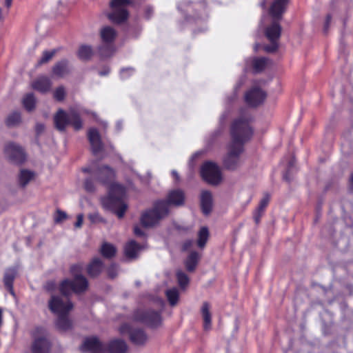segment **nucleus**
I'll use <instances>...</instances> for the list:
<instances>
[{"mask_svg": "<svg viewBox=\"0 0 353 353\" xmlns=\"http://www.w3.org/2000/svg\"><path fill=\"white\" fill-rule=\"evenodd\" d=\"M172 176L175 178V179H176V181H178V180L179 179V176L178 173L176 172V171L173 170V171L172 172Z\"/></svg>", "mask_w": 353, "mask_h": 353, "instance_id": "57", "label": "nucleus"}, {"mask_svg": "<svg viewBox=\"0 0 353 353\" xmlns=\"http://www.w3.org/2000/svg\"><path fill=\"white\" fill-rule=\"evenodd\" d=\"M4 153L8 160L14 164L21 165L26 161L23 149L12 142H9L5 145Z\"/></svg>", "mask_w": 353, "mask_h": 353, "instance_id": "11", "label": "nucleus"}, {"mask_svg": "<svg viewBox=\"0 0 353 353\" xmlns=\"http://www.w3.org/2000/svg\"><path fill=\"white\" fill-rule=\"evenodd\" d=\"M165 294L170 305L174 306L177 303L179 294L176 288L168 290Z\"/></svg>", "mask_w": 353, "mask_h": 353, "instance_id": "41", "label": "nucleus"}, {"mask_svg": "<svg viewBox=\"0 0 353 353\" xmlns=\"http://www.w3.org/2000/svg\"><path fill=\"white\" fill-rule=\"evenodd\" d=\"M130 3V0H112L110 7L112 10L108 14V19L114 24H122L127 21L129 12L125 6Z\"/></svg>", "mask_w": 353, "mask_h": 353, "instance_id": "8", "label": "nucleus"}, {"mask_svg": "<svg viewBox=\"0 0 353 353\" xmlns=\"http://www.w3.org/2000/svg\"><path fill=\"white\" fill-rule=\"evenodd\" d=\"M84 188L88 192H94L95 191L94 182L92 178L88 177L85 179Z\"/></svg>", "mask_w": 353, "mask_h": 353, "instance_id": "46", "label": "nucleus"}, {"mask_svg": "<svg viewBox=\"0 0 353 353\" xmlns=\"http://www.w3.org/2000/svg\"><path fill=\"white\" fill-rule=\"evenodd\" d=\"M17 275V268L16 267H10L6 269L3 275V284L6 289L13 296H15L14 291V281Z\"/></svg>", "mask_w": 353, "mask_h": 353, "instance_id": "17", "label": "nucleus"}, {"mask_svg": "<svg viewBox=\"0 0 353 353\" xmlns=\"http://www.w3.org/2000/svg\"><path fill=\"white\" fill-rule=\"evenodd\" d=\"M121 334L128 332L130 341L136 345H144L148 341V335L141 328H132L128 324L122 325L119 328Z\"/></svg>", "mask_w": 353, "mask_h": 353, "instance_id": "12", "label": "nucleus"}, {"mask_svg": "<svg viewBox=\"0 0 353 353\" xmlns=\"http://www.w3.org/2000/svg\"><path fill=\"white\" fill-rule=\"evenodd\" d=\"M261 6L263 8H265V1H263L261 3Z\"/></svg>", "mask_w": 353, "mask_h": 353, "instance_id": "60", "label": "nucleus"}, {"mask_svg": "<svg viewBox=\"0 0 353 353\" xmlns=\"http://www.w3.org/2000/svg\"><path fill=\"white\" fill-rule=\"evenodd\" d=\"M199 260V254L196 251H193L188 256L185 261V266L188 272H193L196 268Z\"/></svg>", "mask_w": 353, "mask_h": 353, "instance_id": "33", "label": "nucleus"}, {"mask_svg": "<svg viewBox=\"0 0 353 353\" xmlns=\"http://www.w3.org/2000/svg\"><path fill=\"white\" fill-rule=\"evenodd\" d=\"M134 321L140 322L150 328H156L161 325L162 316L159 311L154 310H137L134 312Z\"/></svg>", "mask_w": 353, "mask_h": 353, "instance_id": "7", "label": "nucleus"}, {"mask_svg": "<svg viewBox=\"0 0 353 353\" xmlns=\"http://www.w3.org/2000/svg\"><path fill=\"white\" fill-rule=\"evenodd\" d=\"M50 343L48 339L44 337L36 339L32 345V353H49Z\"/></svg>", "mask_w": 353, "mask_h": 353, "instance_id": "24", "label": "nucleus"}, {"mask_svg": "<svg viewBox=\"0 0 353 353\" xmlns=\"http://www.w3.org/2000/svg\"><path fill=\"white\" fill-rule=\"evenodd\" d=\"M211 305L208 301L203 303L201 307V314L203 321V329L209 330L212 327V313L210 312Z\"/></svg>", "mask_w": 353, "mask_h": 353, "instance_id": "27", "label": "nucleus"}, {"mask_svg": "<svg viewBox=\"0 0 353 353\" xmlns=\"http://www.w3.org/2000/svg\"><path fill=\"white\" fill-rule=\"evenodd\" d=\"M88 219L90 221V222L92 223L105 221L103 218L101 217L98 212H94V213L90 214L88 215Z\"/></svg>", "mask_w": 353, "mask_h": 353, "instance_id": "47", "label": "nucleus"}, {"mask_svg": "<svg viewBox=\"0 0 353 353\" xmlns=\"http://www.w3.org/2000/svg\"><path fill=\"white\" fill-rule=\"evenodd\" d=\"M134 233L136 236L139 237L145 236V232L137 225L134 228Z\"/></svg>", "mask_w": 353, "mask_h": 353, "instance_id": "52", "label": "nucleus"}, {"mask_svg": "<svg viewBox=\"0 0 353 353\" xmlns=\"http://www.w3.org/2000/svg\"><path fill=\"white\" fill-rule=\"evenodd\" d=\"M43 329L42 327H37V330L38 332H42V331H43Z\"/></svg>", "mask_w": 353, "mask_h": 353, "instance_id": "63", "label": "nucleus"}, {"mask_svg": "<svg viewBox=\"0 0 353 353\" xmlns=\"http://www.w3.org/2000/svg\"><path fill=\"white\" fill-rule=\"evenodd\" d=\"M227 157H228V155L225 157V158L224 159V162H223V165H221V168H223L224 167L225 168H227L228 170H233V168H228L225 166V159H226ZM239 165V163L236 167H234V169L236 168Z\"/></svg>", "mask_w": 353, "mask_h": 353, "instance_id": "58", "label": "nucleus"}, {"mask_svg": "<svg viewBox=\"0 0 353 353\" xmlns=\"http://www.w3.org/2000/svg\"><path fill=\"white\" fill-rule=\"evenodd\" d=\"M134 72V69L133 68H123L121 70V73L122 75H124V74L125 72H128L129 74H131L132 72Z\"/></svg>", "mask_w": 353, "mask_h": 353, "instance_id": "55", "label": "nucleus"}, {"mask_svg": "<svg viewBox=\"0 0 353 353\" xmlns=\"http://www.w3.org/2000/svg\"><path fill=\"white\" fill-rule=\"evenodd\" d=\"M31 86L34 90L44 94L50 90L52 81L47 76L41 75L32 82Z\"/></svg>", "mask_w": 353, "mask_h": 353, "instance_id": "18", "label": "nucleus"}, {"mask_svg": "<svg viewBox=\"0 0 353 353\" xmlns=\"http://www.w3.org/2000/svg\"><path fill=\"white\" fill-rule=\"evenodd\" d=\"M128 349L125 341L120 339H115L110 341L106 351L108 353H125Z\"/></svg>", "mask_w": 353, "mask_h": 353, "instance_id": "21", "label": "nucleus"}, {"mask_svg": "<svg viewBox=\"0 0 353 353\" xmlns=\"http://www.w3.org/2000/svg\"><path fill=\"white\" fill-rule=\"evenodd\" d=\"M45 288L47 291L50 292L54 290L55 288V283L54 281H50L46 283Z\"/></svg>", "mask_w": 353, "mask_h": 353, "instance_id": "53", "label": "nucleus"}, {"mask_svg": "<svg viewBox=\"0 0 353 353\" xmlns=\"http://www.w3.org/2000/svg\"><path fill=\"white\" fill-rule=\"evenodd\" d=\"M97 52L100 59H104L112 56L114 52V44L109 43H102L97 48Z\"/></svg>", "mask_w": 353, "mask_h": 353, "instance_id": "28", "label": "nucleus"}, {"mask_svg": "<svg viewBox=\"0 0 353 353\" xmlns=\"http://www.w3.org/2000/svg\"><path fill=\"white\" fill-rule=\"evenodd\" d=\"M265 97V93L258 86H253L245 94V102L253 107L263 102Z\"/></svg>", "mask_w": 353, "mask_h": 353, "instance_id": "15", "label": "nucleus"}, {"mask_svg": "<svg viewBox=\"0 0 353 353\" xmlns=\"http://www.w3.org/2000/svg\"><path fill=\"white\" fill-rule=\"evenodd\" d=\"M200 174L208 184L216 185L221 182V168L214 162H204L201 166Z\"/></svg>", "mask_w": 353, "mask_h": 353, "instance_id": "9", "label": "nucleus"}, {"mask_svg": "<svg viewBox=\"0 0 353 353\" xmlns=\"http://www.w3.org/2000/svg\"><path fill=\"white\" fill-rule=\"evenodd\" d=\"M201 208L204 214H209L212 208V195L208 190H203L201 194Z\"/></svg>", "mask_w": 353, "mask_h": 353, "instance_id": "26", "label": "nucleus"}, {"mask_svg": "<svg viewBox=\"0 0 353 353\" xmlns=\"http://www.w3.org/2000/svg\"><path fill=\"white\" fill-rule=\"evenodd\" d=\"M57 52L58 50L57 49L43 51L41 57L37 61V66H41L49 62Z\"/></svg>", "mask_w": 353, "mask_h": 353, "instance_id": "39", "label": "nucleus"}, {"mask_svg": "<svg viewBox=\"0 0 353 353\" xmlns=\"http://www.w3.org/2000/svg\"><path fill=\"white\" fill-rule=\"evenodd\" d=\"M197 246L199 248H203L209 239L210 233L206 226H203L198 232Z\"/></svg>", "mask_w": 353, "mask_h": 353, "instance_id": "35", "label": "nucleus"}, {"mask_svg": "<svg viewBox=\"0 0 353 353\" xmlns=\"http://www.w3.org/2000/svg\"><path fill=\"white\" fill-rule=\"evenodd\" d=\"M100 254L105 259H111L115 256L117 254V248L114 245L108 242H104L101 246Z\"/></svg>", "mask_w": 353, "mask_h": 353, "instance_id": "30", "label": "nucleus"}, {"mask_svg": "<svg viewBox=\"0 0 353 353\" xmlns=\"http://www.w3.org/2000/svg\"><path fill=\"white\" fill-rule=\"evenodd\" d=\"M87 137L90 144L92 152L94 155H97L103 151L104 144L102 141L101 134L97 128H89Z\"/></svg>", "mask_w": 353, "mask_h": 353, "instance_id": "14", "label": "nucleus"}, {"mask_svg": "<svg viewBox=\"0 0 353 353\" xmlns=\"http://www.w3.org/2000/svg\"><path fill=\"white\" fill-rule=\"evenodd\" d=\"M259 44H256V45L254 46V50H255V51H257V50H258V49H259Z\"/></svg>", "mask_w": 353, "mask_h": 353, "instance_id": "61", "label": "nucleus"}, {"mask_svg": "<svg viewBox=\"0 0 353 353\" xmlns=\"http://www.w3.org/2000/svg\"><path fill=\"white\" fill-rule=\"evenodd\" d=\"M153 14V8L151 6H147L145 9V17L150 19Z\"/></svg>", "mask_w": 353, "mask_h": 353, "instance_id": "51", "label": "nucleus"}, {"mask_svg": "<svg viewBox=\"0 0 353 353\" xmlns=\"http://www.w3.org/2000/svg\"><path fill=\"white\" fill-rule=\"evenodd\" d=\"M12 0H6L5 5L7 8H10L12 6Z\"/></svg>", "mask_w": 353, "mask_h": 353, "instance_id": "56", "label": "nucleus"}, {"mask_svg": "<svg viewBox=\"0 0 353 353\" xmlns=\"http://www.w3.org/2000/svg\"><path fill=\"white\" fill-rule=\"evenodd\" d=\"M165 201L168 203V207L170 205H182L185 201V194L180 189L172 190L168 193L167 200Z\"/></svg>", "mask_w": 353, "mask_h": 353, "instance_id": "22", "label": "nucleus"}, {"mask_svg": "<svg viewBox=\"0 0 353 353\" xmlns=\"http://www.w3.org/2000/svg\"><path fill=\"white\" fill-rule=\"evenodd\" d=\"M54 98L58 101H62L64 100L66 93L63 86H59L56 88L54 92Z\"/></svg>", "mask_w": 353, "mask_h": 353, "instance_id": "43", "label": "nucleus"}, {"mask_svg": "<svg viewBox=\"0 0 353 353\" xmlns=\"http://www.w3.org/2000/svg\"><path fill=\"white\" fill-rule=\"evenodd\" d=\"M34 176L35 173L33 171L27 169H21L18 176L19 186L25 188L28 183L34 178Z\"/></svg>", "mask_w": 353, "mask_h": 353, "instance_id": "29", "label": "nucleus"}, {"mask_svg": "<svg viewBox=\"0 0 353 353\" xmlns=\"http://www.w3.org/2000/svg\"><path fill=\"white\" fill-rule=\"evenodd\" d=\"M67 301H64L63 299L58 295H52L48 301V308L54 314H69L74 305L70 300V296L67 297Z\"/></svg>", "mask_w": 353, "mask_h": 353, "instance_id": "10", "label": "nucleus"}, {"mask_svg": "<svg viewBox=\"0 0 353 353\" xmlns=\"http://www.w3.org/2000/svg\"><path fill=\"white\" fill-rule=\"evenodd\" d=\"M125 194V187L119 183L112 184L108 188V194L101 199V203L103 208L114 213L118 218L124 216L128 209V205L123 201V196Z\"/></svg>", "mask_w": 353, "mask_h": 353, "instance_id": "3", "label": "nucleus"}, {"mask_svg": "<svg viewBox=\"0 0 353 353\" xmlns=\"http://www.w3.org/2000/svg\"><path fill=\"white\" fill-rule=\"evenodd\" d=\"M140 249L141 246L138 243L134 240L130 241L125 246V254L128 258H136Z\"/></svg>", "mask_w": 353, "mask_h": 353, "instance_id": "31", "label": "nucleus"}, {"mask_svg": "<svg viewBox=\"0 0 353 353\" xmlns=\"http://www.w3.org/2000/svg\"><path fill=\"white\" fill-rule=\"evenodd\" d=\"M168 215V203L164 200H159L154 203L153 207L151 209H148L142 213L140 223L144 228H152Z\"/></svg>", "mask_w": 353, "mask_h": 353, "instance_id": "4", "label": "nucleus"}, {"mask_svg": "<svg viewBox=\"0 0 353 353\" xmlns=\"http://www.w3.org/2000/svg\"><path fill=\"white\" fill-rule=\"evenodd\" d=\"M99 35L102 43L114 44L117 36V32L112 27L106 26L101 28L99 32Z\"/></svg>", "mask_w": 353, "mask_h": 353, "instance_id": "25", "label": "nucleus"}, {"mask_svg": "<svg viewBox=\"0 0 353 353\" xmlns=\"http://www.w3.org/2000/svg\"><path fill=\"white\" fill-rule=\"evenodd\" d=\"M69 314L57 315L56 326L61 331H67L72 328V321L68 318Z\"/></svg>", "mask_w": 353, "mask_h": 353, "instance_id": "32", "label": "nucleus"}, {"mask_svg": "<svg viewBox=\"0 0 353 353\" xmlns=\"http://www.w3.org/2000/svg\"><path fill=\"white\" fill-rule=\"evenodd\" d=\"M193 245V241L191 240V239H188V240H185L183 243H182V250L183 251H188L189 250Z\"/></svg>", "mask_w": 353, "mask_h": 353, "instance_id": "48", "label": "nucleus"}, {"mask_svg": "<svg viewBox=\"0 0 353 353\" xmlns=\"http://www.w3.org/2000/svg\"><path fill=\"white\" fill-rule=\"evenodd\" d=\"M54 123L56 129L60 132L65 131L68 125H71L76 131L80 130L83 127V121L78 112L74 111L68 114L61 108L54 116Z\"/></svg>", "mask_w": 353, "mask_h": 353, "instance_id": "5", "label": "nucleus"}, {"mask_svg": "<svg viewBox=\"0 0 353 353\" xmlns=\"http://www.w3.org/2000/svg\"><path fill=\"white\" fill-rule=\"evenodd\" d=\"M73 279H65L59 285V291L63 296H70L73 293L80 294L85 292L89 286L88 279L81 274L82 266L74 264L70 268Z\"/></svg>", "mask_w": 353, "mask_h": 353, "instance_id": "2", "label": "nucleus"}, {"mask_svg": "<svg viewBox=\"0 0 353 353\" xmlns=\"http://www.w3.org/2000/svg\"><path fill=\"white\" fill-rule=\"evenodd\" d=\"M83 215L82 214H79L77 216V221L74 223L75 228H81L83 225Z\"/></svg>", "mask_w": 353, "mask_h": 353, "instance_id": "49", "label": "nucleus"}, {"mask_svg": "<svg viewBox=\"0 0 353 353\" xmlns=\"http://www.w3.org/2000/svg\"><path fill=\"white\" fill-rule=\"evenodd\" d=\"M94 52L92 46L81 45L78 50L77 56L82 61H88L93 56Z\"/></svg>", "mask_w": 353, "mask_h": 353, "instance_id": "34", "label": "nucleus"}, {"mask_svg": "<svg viewBox=\"0 0 353 353\" xmlns=\"http://www.w3.org/2000/svg\"><path fill=\"white\" fill-rule=\"evenodd\" d=\"M2 321H3V314H2V310L0 308V327L2 325Z\"/></svg>", "mask_w": 353, "mask_h": 353, "instance_id": "59", "label": "nucleus"}, {"mask_svg": "<svg viewBox=\"0 0 353 353\" xmlns=\"http://www.w3.org/2000/svg\"><path fill=\"white\" fill-rule=\"evenodd\" d=\"M104 268V263L99 257L93 258L86 267V272L90 278H97Z\"/></svg>", "mask_w": 353, "mask_h": 353, "instance_id": "19", "label": "nucleus"}, {"mask_svg": "<svg viewBox=\"0 0 353 353\" xmlns=\"http://www.w3.org/2000/svg\"><path fill=\"white\" fill-rule=\"evenodd\" d=\"M108 278L113 279L118 274V266L116 263H112L107 269Z\"/></svg>", "mask_w": 353, "mask_h": 353, "instance_id": "45", "label": "nucleus"}, {"mask_svg": "<svg viewBox=\"0 0 353 353\" xmlns=\"http://www.w3.org/2000/svg\"><path fill=\"white\" fill-rule=\"evenodd\" d=\"M330 16H328V17H327L326 24L327 25V24L329 23V22H330Z\"/></svg>", "mask_w": 353, "mask_h": 353, "instance_id": "62", "label": "nucleus"}, {"mask_svg": "<svg viewBox=\"0 0 353 353\" xmlns=\"http://www.w3.org/2000/svg\"><path fill=\"white\" fill-rule=\"evenodd\" d=\"M22 104L24 108L28 112H31L34 110L36 106V98L34 94H26L23 98Z\"/></svg>", "mask_w": 353, "mask_h": 353, "instance_id": "36", "label": "nucleus"}, {"mask_svg": "<svg viewBox=\"0 0 353 353\" xmlns=\"http://www.w3.org/2000/svg\"><path fill=\"white\" fill-rule=\"evenodd\" d=\"M84 173L95 174L97 181L103 185L110 186L112 184L116 183L115 170L108 165H90L82 168Z\"/></svg>", "mask_w": 353, "mask_h": 353, "instance_id": "6", "label": "nucleus"}, {"mask_svg": "<svg viewBox=\"0 0 353 353\" xmlns=\"http://www.w3.org/2000/svg\"><path fill=\"white\" fill-rule=\"evenodd\" d=\"M83 351L94 352H103V345L97 336H92L86 337L81 346Z\"/></svg>", "mask_w": 353, "mask_h": 353, "instance_id": "16", "label": "nucleus"}, {"mask_svg": "<svg viewBox=\"0 0 353 353\" xmlns=\"http://www.w3.org/2000/svg\"><path fill=\"white\" fill-rule=\"evenodd\" d=\"M270 201L269 195H265L263 198L261 200L259 207L256 210V212L254 214V219L256 223L259 222L260 218L265 208L268 205Z\"/></svg>", "mask_w": 353, "mask_h": 353, "instance_id": "37", "label": "nucleus"}, {"mask_svg": "<svg viewBox=\"0 0 353 353\" xmlns=\"http://www.w3.org/2000/svg\"><path fill=\"white\" fill-rule=\"evenodd\" d=\"M288 0H274L270 8V14L274 19L281 18L285 10Z\"/></svg>", "mask_w": 353, "mask_h": 353, "instance_id": "23", "label": "nucleus"}, {"mask_svg": "<svg viewBox=\"0 0 353 353\" xmlns=\"http://www.w3.org/2000/svg\"><path fill=\"white\" fill-rule=\"evenodd\" d=\"M21 121V114L19 112H13L8 116L6 123L7 126L12 127L19 124Z\"/></svg>", "mask_w": 353, "mask_h": 353, "instance_id": "40", "label": "nucleus"}, {"mask_svg": "<svg viewBox=\"0 0 353 353\" xmlns=\"http://www.w3.org/2000/svg\"><path fill=\"white\" fill-rule=\"evenodd\" d=\"M250 117L247 112L235 119L231 128L232 143H230L225 166L234 168L240 162V154L243 150V144L251 138L252 129L250 125Z\"/></svg>", "mask_w": 353, "mask_h": 353, "instance_id": "1", "label": "nucleus"}, {"mask_svg": "<svg viewBox=\"0 0 353 353\" xmlns=\"http://www.w3.org/2000/svg\"><path fill=\"white\" fill-rule=\"evenodd\" d=\"M176 279L179 286L185 288L189 283L190 279L188 275L182 271L176 272Z\"/></svg>", "mask_w": 353, "mask_h": 353, "instance_id": "42", "label": "nucleus"}, {"mask_svg": "<svg viewBox=\"0 0 353 353\" xmlns=\"http://www.w3.org/2000/svg\"><path fill=\"white\" fill-rule=\"evenodd\" d=\"M350 181H351V183L353 184V174L351 176Z\"/></svg>", "mask_w": 353, "mask_h": 353, "instance_id": "64", "label": "nucleus"}, {"mask_svg": "<svg viewBox=\"0 0 353 353\" xmlns=\"http://www.w3.org/2000/svg\"><path fill=\"white\" fill-rule=\"evenodd\" d=\"M110 73V68L108 67L105 68L103 70L99 71V74L100 76H105Z\"/></svg>", "mask_w": 353, "mask_h": 353, "instance_id": "54", "label": "nucleus"}, {"mask_svg": "<svg viewBox=\"0 0 353 353\" xmlns=\"http://www.w3.org/2000/svg\"><path fill=\"white\" fill-rule=\"evenodd\" d=\"M250 61L254 72H259L265 68L268 60L265 58H254Z\"/></svg>", "mask_w": 353, "mask_h": 353, "instance_id": "38", "label": "nucleus"}, {"mask_svg": "<svg viewBox=\"0 0 353 353\" xmlns=\"http://www.w3.org/2000/svg\"><path fill=\"white\" fill-rule=\"evenodd\" d=\"M68 219L67 214L62 211L60 209H57L56 210L54 216V221L55 223H60Z\"/></svg>", "mask_w": 353, "mask_h": 353, "instance_id": "44", "label": "nucleus"}, {"mask_svg": "<svg viewBox=\"0 0 353 353\" xmlns=\"http://www.w3.org/2000/svg\"><path fill=\"white\" fill-rule=\"evenodd\" d=\"M281 28L277 22H273L270 26H268L265 29V36L268 38V39L271 42L270 46H266L264 47V50L266 52H272L277 49V41L281 36Z\"/></svg>", "mask_w": 353, "mask_h": 353, "instance_id": "13", "label": "nucleus"}, {"mask_svg": "<svg viewBox=\"0 0 353 353\" xmlns=\"http://www.w3.org/2000/svg\"><path fill=\"white\" fill-rule=\"evenodd\" d=\"M45 130V125L43 123H38L35 126V131L37 135H40Z\"/></svg>", "mask_w": 353, "mask_h": 353, "instance_id": "50", "label": "nucleus"}, {"mask_svg": "<svg viewBox=\"0 0 353 353\" xmlns=\"http://www.w3.org/2000/svg\"><path fill=\"white\" fill-rule=\"evenodd\" d=\"M70 72L68 60L64 59L57 61L52 68L53 76L62 78Z\"/></svg>", "mask_w": 353, "mask_h": 353, "instance_id": "20", "label": "nucleus"}]
</instances>
